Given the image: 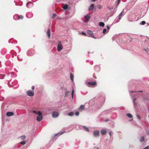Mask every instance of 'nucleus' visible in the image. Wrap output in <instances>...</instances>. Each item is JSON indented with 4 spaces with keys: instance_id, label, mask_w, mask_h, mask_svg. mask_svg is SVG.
Returning a JSON list of instances; mask_svg holds the SVG:
<instances>
[{
    "instance_id": "nucleus-1",
    "label": "nucleus",
    "mask_w": 149,
    "mask_h": 149,
    "mask_svg": "<svg viewBox=\"0 0 149 149\" xmlns=\"http://www.w3.org/2000/svg\"><path fill=\"white\" fill-rule=\"evenodd\" d=\"M130 93L131 97L132 98H133L136 97L137 96H138L139 94L137 93V91H131L130 92Z\"/></svg>"
},
{
    "instance_id": "nucleus-2",
    "label": "nucleus",
    "mask_w": 149,
    "mask_h": 149,
    "mask_svg": "<svg viewBox=\"0 0 149 149\" xmlns=\"http://www.w3.org/2000/svg\"><path fill=\"white\" fill-rule=\"evenodd\" d=\"M27 95L29 96H33L34 94V92L33 91L29 90L27 91L26 92Z\"/></svg>"
},
{
    "instance_id": "nucleus-3",
    "label": "nucleus",
    "mask_w": 149,
    "mask_h": 149,
    "mask_svg": "<svg viewBox=\"0 0 149 149\" xmlns=\"http://www.w3.org/2000/svg\"><path fill=\"white\" fill-rule=\"evenodd\" d=\"M86 84L87 86L89 87H91V86L95 85L97 83L96 81L93 82H87Z\"/></svg>"
},
{
    "instance_id": "nucleus-4",
    "label": "nucleus",
    "mask_w": 149,
    "mask_h": 149,
    "mask_svg": "<svg viewBox=\"0 0 149 149\" xmlns=\"http://www.w3.org/2000/svg\"><path fill=\"white\" fill-rule=\"evenodd\" d=\"M59 115L58 112L56 111H54L52 113V116L54 118H55L58 117Z\"/></svg>"
},
{
    "instance_id": "nucleus-5",
    "label": "nucleus",
    "mask_w": 149,
    "mask_h": 149,
    "mask_svg": "<svg viewBox=\"0 0 149 149\" xmlns=\"http://www.w3.org/2000/svg\"><path fill=\"white\" fill-rule=\"evenodd\" d=\"M63 47L62 45L61 44V43L60 42H58V46H57V50L59 52L62 49Z\"/></svg>"
},
{
    "instance_id": "nucleus-6",
    "label": "nucleus",
    "mask_w": 149,
    "mask_h": 149,
    "mask_svg": "<svg viewBox=\"0 0 149 149\" xmlns=\"http://www.w3.org/2000/svg\"><path fill=\"white\" fill-rule=\"evenodd\" d=\"M87 33L89 35V36L92 38L95 39L96 38L94 36L93 33L92 31L91 30H88L87 31Z\"/></svg>"
},
{
    "instance_id": "nucleus-7",
    "label": "nucleus",
    "mask_w": 149,
    "mask_h": 149,
    "mask_svg": "<svg viewBox=\"0 0 149 149\" xmlns=\"http://www.w3.org/2000/svg\"><path fill=\"white\" fill-rule=\"evenodd\" d=\"M93 135L95 137H98L100 135L99 131L98 130L93 131Z\"/></svg>"
},
{
    "instance_id": "nucleus-8",
    "label": "nucleus",
    "mask_w": 149,
    "mask_h": 149,
    "mask_svg": "<svg viewBox=\"0 0 149 149\" xmlns=\"http://www.w3.org/2000/svg\"><path fill=\"white\" fill-rule=\"evenodd\" d=\"M39 115V116L37 117L36 120L38 122H40L42 120L43 118L42 114L41 113V114L40 115Z\"/></svg>"
},
{
    "instance_id": "nucleus-9",
    "label": "nucleus",
    "mask_w": 149,
    "mask_h": 149,
    "mask_svg": "<svg viewBox=\"0 0 149 149\" xmlns=\"http://www.w3.org/2000/svg\"><path fill=\"white\" fill-rule=\"evenodd\" d=\"M125 14V13H124V9H123L122 11L121 12V13L119 14V15L118 16V19L119 20H120L121 18H122V16L123 15H124Z\"/></svg>"
},
{
    "instance_id": "nucleus-10",
    "label": "nucleus",
    "mask_w": 149,
    "mask_h": 149,
    "mask_svg": "<svg viewBox=\"0 0 149 149\" xmlns=\"http://www.w3.org/2000/svg\"><path fill=\"white\" fill-rule=\"evenodd\" d=\"M90 16L89 14H87L85 17L84 19H85V22H87L89 20L90 18Z\"/></svg>"
},
{
    "instance_id": "nucleus-11",
    "label": "nucleus",
    "mask_w": 149,
    "mask_h": 149,
    "mask_svg": "<svg viewBox=\"0 0 149 149\" xmlns=\"http://www.w3.org/2000/svg\"><path fill=\"white\" fill-rule=\"evenodd\" d=\"M33 3L31 2H28L26 4V6L28 8H30L33 6Z\"/></svg>"
},
{
    "instance_id": "nucleus-12",
    "label": "nucleus",
    "mask_w": 149,
    "mask_h": 149,
    "mask_svg": "<svg viewBox=\"0 0 149 149\" xmlns=\"http://www.w3.org/2000/svg\"><path fill=\"white\" fill-rule=\"evenodd\" d=\"M6 115L7 116L10 117L13 116L14 115V113L13 112H8L6 113Z\"/></svg>"
},
{
    "instance_id": "nucleus-13",
    "label": "nucleus",
    "mask_w": 149,
    "mask_h": 149,
    "mask_svg": "<svg viewBox=\"0 0 149 149\" xmlns=\"http://www.w3.org/2000/svg\"><path fill=\"white\" fill-rule=\"evenodd\" d=\"M65 132L63 131V132H60L58 133H57L56 134H55L54 137H56V136H59L60 135H62L64 133H65Z\"/></svg>"
},
{
    "instance_id": "nucleus-14",
    "label": "nucleus",
    "mask_w": 149,
    "mask_h": 149,
    "mask_svg": "<svg viewBox=\"0 0 149 149\" xmlns=\"http://www.w3.org/2000/svg\"><path fill=\"white\" fill-rule=\"evenodd\" d=\"M136 97H135L134 99L133 100V103L134 104V108H136L137 107V103L135 102Z\"/></svg>"
},
{
    "instance_id": "nucleus-15",
    "label": "nucleus",
    "mask_w": 149,
    "mask_h": 149,
    "mask_svg": "<svg viewBox=\"0 0 149 149\" xmlns=\"http://www.w3.org/2000/svg\"><path fill=\"white\" fill-rule=\"evenodd\" d=\"M94 68L95 70L97 71H99L100 70V67L98 65H96L95 66Z\"/></svg>"
},
{
    "instance_id": "nucleus-16",
    "label": "nucleus",
    "mask_w": 149,
    "mask_h": 149,
    "mask_svg": "<svg viewBox=\"0 0 149 149\" xmlns=\"http://www.w3.org/2000/svg\"><path fill=\"white\" fill-rule=\"evenodd\" d=\"M107 132V131L105 130H102L101 131V133L102 134L104 135Z\"/></svg>"
},
{
    "instance_id": "nucleus-17",
    "label": "nucleus",
    "mask_w": 149,
    "mask_h": 149,
    "mask_svg": "<svg viewBox=\"0 0 149 149\" xmlns=\"http://www.w3.org/2000/svg\"><path fill=\"white\" fill-rule=\"evenodd\" d=\"M8 75L9 76H10L12 77H16L15 75L13 73H9Z\"/></svg>"
},
{
    "instance_id": "nucleus-18",
    "label": "nucleus",
    "mask_w": 149,
    "mask_h": 149,
    "mask_svg": "<svg viewBox=\"0 0 149 149\" xmlns=\"http://www.w3.org/2000/svg\"><path fill=\"white\" fill-rule=\"evenodd\" d=\"M33 113L38 115H40L41 114V112L40 111H38V112H37L36 111L34 110L33 111Z\"/></svg>"
},
{
    "instance_id": "nucleus-19",
    "label": "nucleus",
    "mask_w": 149,
    "mask_h": 149,
    "mask_svg": "<svg viewBox=\"0 0 149 149\" xmlns=\"http://www.w3.org/2000/svg\"><path fill=\"white\" fill-rule=\"evenodd\" d=\"M47 34L48 36V38H50V31L49 29H48L47 30Z\"/></svg>"
},
{
    "instance_id": "nucleus-20",
    "label": "nucleus",
    "mask_w": 149,
    "mask_h": 149,
    "mask_svg": "<svg viewBox=\"0 0 149 149\" xmlns=\"http://www.w3.org/2000/svg\"><path fill=\"white\" fill-rule=\"evenodd\" d=\"M94 5L93 4H91L90 5V7L89 8V10H92L94 8Z\"/></svg>"
},
{
    "instance_id": "nucleus-21",
    "label": "nucleus",
    "mask_w": 149,
    "mask_h": 149,
    "mask_svg": "<svg viewBox=\"0 0 149 149\" xmlns=\"http://www.w3.org/2000/svg\"><path fill=\"white\" fill-rule=\"evenodd\" d=\"M13 19L15 20H18V15H15L13 17Z\"/></svg>"
},
{
    "instance_id": "nucleus-22",
    "label": "nucleus",
    "mask_w": 149,
    "mask_h": 149,
    "mask_svg": "<svg viewBox=\"0 0 149 149\" xmlns=\"http://www.w3.org/2000/svg\"><path fill=\"white\" fill-rule=\"evenodd\" d=\"M70 78L72 81L73 82L74 80V75L72 73L70 74Z\"/></svg>"
},
{
    "instance_id": "nucleus-23",
    "label": "nucleus",
    "mask_w": 149,
    "mask_h": 149,
    "mask_svg": "<svg viewBox=\"0 0 149 149\" xmlns=\"http://www.w3.org/2000/svg\"><path fill=\"white\" fill-rule=\"evenodd\" d=\"M26 138V136L25 135L19 137V138H20L21 140H24Z\"/></svg>"
},
{
    "instance_id": "nucleus-24",
    "label": "nucleus",
    "mask_w": 149,
    "mask_h": 149,
    "mask_svg": "<svg viewBox=\"0 0 149 149\" xmlns=\"http://www.w3.org/2000/svg\"><path fill=\"white\" fill-rule=\"evenodd\" d=\"M84 106L83 105H81L80 106V107L79 108V110H82L84 108Z\"/></svg>"
},
{
    "instance_id": "nucleus-25",
    "label": "nucleus",
    "mask_w": 149,
    "mask_h": 149,
    "mask_svg": "<svg viewBox=\"0 0 149 149\" xmlns=\"http://www.w3.org/2000/svg\"><path fill=\"white\" fill-rule=\"evenodd\" d=\"M104 23L102 22H100L99 23V25L100 26L104 27Z\"/></svg>"
},
{
    "instance_id": "nucleus-26",
    "label": "nucleus",
    "mask_w": 149,
    "mask_h": 149,
    "mask_svg": "<svg viewBox=\"0 0 149 149\" xmlns=\"http://www.w3.org/2000/svg\"><path fill=\"white\" fill-rule=\"evenodd\" d=\"M74 115V113L73 112H70L68 114V116H72Z\"/></svg>"
},
{
    "instance_id": "nucleus-27",
    "label": "nucleus",
    "mask_w": 149,
    "mask_h": 149,
    "mask_svg": "<svg viewBox=\"0 0 149 149\" xmlns=\"http://www.w3.org/2000/svg\"><path fill=\"white\" fill-rule=\"evenodd\" d=\"M74 90L73 87H72V91L71 93L72 97V99H73L74 94Z\"/></svg>"
},
{
    "instance_id": "nucleus-28",
    "label": "nucleus",
    "mask_w": 149,
    "mask_h": 149,
    "mask_svg": "<svg viewBox=\"0 0 149 149\" xmlns=\"http://www.w3.org/2000/svg\"><path fill=\"white\" fill-rule=\"evenodd\" d=\"M83 127V128L84 129H85V130H86V131H87V132L89 131V129L87 127H86L85 126H84Z\"/></svg>"
},
{
    "instance_id": "nucleus-29",
    "label": "nucleus",
    "mask_w": 149,
    "mask_h": 149,
    "mask_svg": "<svg viewBox=\"0 0 149 149\" xmlns=\"http://www.w3.org/2000/svg\"><path fill=\"white\" fill-rule=\"evenodd\" d=\"M145 140V139L143 136H141V137L140 141L141 142H142L144 141Z\"/></svg>"
},
{
    "instance_id": "nucleus-30",
    "label": "nucleus",
    "mask_w": 149,
    "mask_h": 149,
    "mask_svg": "<svg viewBox=\"0 0 149 149\" xmlns=\"http://www.w3.org/2000/svg\"><path fill=\"white\" fill-rule=\"evenodd\" d=\"M127 116L129 118H132V115L130 113H127L126 114Z\"/></svg>"
},
{
    "instance_id": "nucleus-31",
    "label": "nucleus",
    "mask_w": 149,
    "mask_h": 149,
    "mask_svg": "<svg viewBox=\"0 0 149 149\" xmlns=\"http://www.w3.org/2000/svg\"><path fill=\"white\" fill-rule=\"evenodd\" d=\"M68 8V5L66 4H65L64 6L63 7V8L64 9H67Z\"/></svg>"
},
{
    "instance_id": "nucleus-32",
    "label": "nucleus",
    "mask_w": 149,
    "mask_h": 149,
    "mask_svg": "<svg viewBox=\"0 0 149 149\" xmlns=\"http://www.w3.org/2000/svg\"><path fill=\"white\" fill-rule=\"evenodd\" d=\"M107 31V29H103V33L105 34V33H107L109 31H107V32H106Z\"/></svg>"
},
{
    "instance_id": "nucleus-33",
    "label": "nucleus",
    "mask_w": 149,
    "mask_h": 149,
    "mask_svg": "<svg viewBox=\"0 0 149 149\" xmlns=\"http://www.w3.org/2000/svg\"><path fill=\"white\" fill-rule=\"evenodd\" d=\"M26 141H23L20 143L22 145H24L25 144Z\"/></svg>"
},
{
    "instance_id": "nucleus-34",
    "label": "nucleus",
    "mask_w": 149,
    "mask_h": 149,
    "mask_svg": "<svg viewBox=\"0 0 149 149\" xmlns=\"http://www.w3.org/2000/svg\"><path fill=\"white\" fill-rule=\"evenodd\" d=\"M23 18V16L20 15H18V19H22Z\"/></svg>"
},
{
    "instance_id": "nucleus-35",
    "label": "nucleus",
    "mask_w": 149,
    "mask_h": 149,
    "mask_svg": "<svg viewBox=\"0 0 149 149\" xmlns=\"http://www.w3.org/2000/svg\"><path fill=\"white\" fill-rule=\"evenodd\" d=\"M4 77V75L3 74H0V79H3Z\"/></svg>"
},
{
    "instance_id": "nucleus-36",
    "label": "nucleus",
    "mask_w": 149,
    "mask_h": 149,
    "mask_svg": "<svg viewBox=\"0 0 149 149\" xmlns=\"http://www.w3.org/2000/svg\"><path fill=\"white\" fill-rule=\"evenodd\" d=\"M56 14H55V13H54L53 15H52V18H54V17H56Z\"/></svg>"
},
{
    "instance_id": "nucleus-37",
    "label": "nucleus",
    "mask_w": 149,
    "mask_h": 149,
    "mask_svg": "<svg viewBox=\"0 0 149 149\" xmlns=\"http://www.w3.org/2000/svg\"><path fill=\"white\" fill-rule=\"evenodd\" d=\"M69 91H66L65 92V96H67L68 95V94L69 93Z\"/></svg>"
},
{
    "instance_id": "nucleus-38",
    "label": "nucleus",
    "mask_w": 149,
    "mask_h": 149,
    "mask_svg": "<svg viewBox=\"0 0 149 149\" xmlns=\"http://www.w3.org/2000/svg\"><path fill=\"white\" fill-rule=\"evenodd\" d=\"M75 114L76 116H78L79 115V113L78 111H76L75 113Z\"/></svg>"
},
{
    "instance_id": "nucleus-39",
    "label": "nucleus",
    "mask_w": 149,
    "mask_h": 149,
    "mask_svg": "<svg viewBox=\"0 0 149 149\" xmlns=\"http://www.w3.org/2000/svg\"><path fill=\"white\" fill-rule=\"evenodd\" d=\"M146 23V22L145 21H142L141 22V24L142 25H144Z\"/></svg>"
},
{
    "instance_id": "nucleus-40",
    "label": "nucleus",
    "mask_w": 149,
    "mask_h": 149,
    "mask_svg": "<svg viewBox=\"0 0 149 149\" xmlns=\"http://www.w3.org/2000/svg\"><path fill=\"white\" fill-rule=\"evenodd\" d=\"M136 116L137 117V118L139 119V120H140L141 119V118L139 116V115H136Z\"/></svg>"
},
{
    "instance_id": "nucleus-41",
    "label": "nucleus",
    "mask_w": 149,
    "mask_h": 149,
    "mask_svg": "<svg viewBox=\"0 0 149 149\" xmlns=\"http://www.w3.org/2000/svg\"><path fill=\"white\" fill-rule=\"evenodd\" d=\"M107 8L109 10H112V9H113V7H110L109 6H108Z\"/></svg>"
},
{
    "instance_id": "nucleus-42",
    "label": "nucleus",
    "mask_w": 149,
    "mask_h": 149,
    "mask_svg": "<svg viewBox=\"0 0 149 149\" xmlns=\"http://www.w3.org/2000/svg\"><path fill=\"white\" fill-rule=\"evenodd\" d=\"M120 0H118V2L117 3V5H118L120 3Z\"/></svg>"
},
{
    "instance_id": "nucleus-43",
    "label": "nucleus",
    "mask_w": 149,
    "mask_h": 149,
    "mask_svg": "<svg viewBox=\"0 0 149 149\" xmlns=\"http://www.w3.org/2000/svg\"><path fill=\"white\" fill-rule=\"evenodd\" d=\"M8 84L9 86H10V87H13V85H11L10 84V82H8Z\"/></svg>"
},
{
    "instance_id": "nucleus-44",
    "label": "nucleus",
    "mask_w": 149,
    "mask_h": 149,
    "mask_svg": "<svg viewBox=\"0 0 149 149\" xmlns=\"http://www.w3.org/2000/svg\"><path fill=\"white\" fill-rule=\"evenodd\" d=\"M146 133L149 136V130L146 131Z\"/></svg>"
},
{
    "instance_id": "nucleus-45",
    "label": "nucleus",
    "mask_w": 149,
    "mask_h": 149,
    "mask_svg": "<svg viewBox=\"0 0 149 149\" xmlns=\"http://www.w3.org/2000/svg\"><path fill=\"white\" fill-rule=\"evenodd\" d=\"M113 134V133L112 132H109V134L110 136H111V135H112Z\"/></svg>"
},
{
    "instance_id": "nucleus-46",
    "label": "nucleus",
    "mask_w": 149,
    "mask_h": 149,
    "mask_svg": "<svg viewBox=\"0 0 149 149\" xmlns=\"http://www.w3.org/2000/svg\"><path fill=\"white\" fill-rule=\"evenodd\" d=\"M143 149H149V146H147Z\"/></svg>"
},
{
    "instance_id": "nucleus-47",
    "label": "nucleus",
    "mask_w": 149,
    "mask_h": 149,
    "mask_svg": "<svg viewBox=\"0 0 149 149\" xmlns=\"http://www.w3.org/2000/svg\"><path fill=\"white\" fill-rule=\"evenodd\" d=\"M31 88L32 89V91H33L34 89V86H32L31 87Z\"/></svg>"
},
{
    "instance_id": "nucleus-48",
    "label": "nucleus",
    "mask_w": 149,
    "mask_h": 149,
    "mask_svg": "<svg viewBox=\"0 0 149 149\" xmlns=\"http://www.w3.org/2000/svg\"><path fill=\"white\" fill-rule=\"evenodd\" d=\"M81 34L82 35H86V34L85 33H84V32H81Z\"/></svg>"
},
{
    "instance_id": "nucleus-49",
    "label": "nucleus",
    "mask_w": 149,
    "mask_h": 149,
    "mask_svg": "<svg viewBox=\"0 0 149 149\" xmlns=\"http://www.w3.org/2000/svg\"><path fill=\"white\" fill-rule=\"evenodd\" d=\"M93 77L95 78L96 79V77L95 76V75L94 74H93Z\"/></svg>"
},
{
    "instance_id": "nucleus-50",
    "label": "nucleus",
    "mask_w": 149,
    "mask_h": 149,
    "mask_svg": "<svg viewBox=\"0 0 149 149\" xmlns=\"http://www.w3.org/2000/svg\"><path fill=\"white\" fill-rule=\"evenodd\" d=\"M107 29H109L110 27H109V26H107Z\"/></svg>"
},
{
    "instance_id": "nucleus-51",
    "label": "nucleus",
    "mask_w": 149,
    "mask_h": 149,
    "mask_svg": "<svg viewBox=\"0 0 149 149\" xmlns=\"http://www.w3.org/2000/svg\"><path fill=\"white\" fill-rule=\"evenodd\" d=\"M137 93H138V92L142 93L143 91H137Z\"/></svg>"
},
{
    "instance_id": "nucleus-52",
    "label": "nucleus",
    "mask_w": 149,
    "mask_h": 149,
    "mask_svg": "<svg viewBox=\"0 0 149 149\" xmlns=\"http://www.w3.org/2000/svg\"><path fill=\"white\" fill-rule=\"evenodd\" d=\"M29 52H27V54L28 55H30V54L29 53Z\"/></svg>"
},
{
    "instance_id": "nucleus-53",
    "label": "nucleus",
    "mask_w": 149,
    "mask_h": 149,
    "mask_svg": "<svg viewBox=\"0 0 149 149\" xmlns=\"http://www.w3.org/2000/svg\"><path fill=\"white\" fill-rule=\"evenodd\" d=\"M132 120H133V118H132L131 119H130V120H129V121H132Z\"/></svg>"
},
{
    "instance_id": "nucleus-54",
    "label": "nucleus",
    "mask_w": 149,
    "mask_h": 149,
    "mask_svg": "<svg viewBox=\"0 0 149 149\" xmlns=\"http://www.w3.org/2000/svg\"><path fill=\"white\" fill-rule=\"evenodd\" d=\"M92 1H96V0H91Z\"/></svg>"
},
{
    "instance_id": "nucleus-55",
    "label": "nucleus",
    "mask_w": 149,
    "mask_h": 149,
    "mask_svg": "<svg viewBox=\"0 0 149 149\" xmlns=\"http://www.w3.org/2000/svg\"><path fill=\"white\" fill-rule=\"evenodd\" d=\"M27 15H28V14H27L26 15V16L28 17V18H30V17H28V16H27Z\"/></svg>"
},
{
    "instance_id": "nucleus-56",
    "label": "nucleus",
    "mask_w": 149,
    "mask_h": 149,
    "mask_svg": "<svg viewBox=\"0 0 149 149\" xmlns=\"http://www.w3.org/2000/svg\"><path fill=\"white\" fill-rule=\"evenodd\" d=\"M108 120H105V121L106 122H107V121H108Z\"/></svg>"
},
{
    "instance_id": "nucleus-57",
    "label": "nucleus",
    "mask_w": 149,
    "mask_h": 149,
    "mask_svg": "<svg viewBox=\"0 0 149 149\" xmlns=\"http://www.w3.org/2000/svg\"><path fill=\"white\" fill-rule=\"evenodd\" d=\"M17 57H18V58H19V56H17Z\"/></svg>"
},
{
    "instance_id": "nucleus-58",
    "label": "nucleus",
    "mask_w": 149,
    "mask_h": 149,
    "mask_svg": "<svg viewBox=\"0 0 149 149\" xmlns=\"http://www.w3.org/2000/svg\"><path fill=\"white\" fill-rule=\"evenodd\" d=\"M19 59H20V60H22V58Z\"/></svg>"
},
{
    "instance_id": "nucleus-59",
    "label": "nucleus",
    "mask_w": 149,
    "mask_h": 149,
    "mask_svg": "<svg viewBox=\"0 0 149 149\" xmlns=\"http://www.w3.org/2000/svg\"><path fill=\"white\" fill-rule=\"evenodd\" d=\"M88 53H90V52H88Z\"/></svg>"
},
{
    "instance_id": "nucleus-60",
    "label": "nucleus",
    "mask_w": 149,
    "mask_h": 149,
    "mask_svg": "<svg viewBox=\"0 0 149 149\" xmlns=\"http://www.w3.org/2000/svg\"><path fill=\"white\" fill-rule=\"evenodd\" d=\"M91 65H92V64H93V63H91Z\"/></svg>"
},
{
    "instance_id": "nucleus-61",
    "label": "nucleus",
    "mask_w": 149,
    "mask_h": 149,
    "mask_svg": "<svg viewBox=\"0 0 149 149\" xmlns=\"http://www.w3.org/2000/svg\"><path fill=\"white\" fill-rule=\"evenodd\" d=\"M145 50L146 52H147V50Z\"/></svg>"
},
{
    "instance_id": "nucleus-62",
    "label": "nucleus",
    "mask_w": 149,
    "mask_h": 149,
    "mask_svg": "<svg viewBox=\"0 0 149 149\" xmlns=\"http://www.w3.org/2000/svg\"><path fill=\"white\" fill-rule=\"evenodd\" d=\"M100 7L99 8H100Z\"/></svg>"
},
{
    "instance_id": "nucleus-63",
    "label": "nucleus",
    "mask_w": 149,
    "mask_h": 149,
    "mask_svg": "<svg viewBox=\"0 0 149 149\" xmlns=\"http://www.w3.org/2000/svg\"><path fill=\"white\" fill-rule=\"evenodd\" d=\"M100 7L99 8H100Z\"/></svg>"
},
{
    "instance_id": "nucleus-64",
    "label": "nucleus",
    "mask_w": 149,
    "mask_h": 149,
    "mask_svg": "<svg viewBox=\"0 0 149 149\" xmlns=\"http://www.w3.org/2000/svg\"><path fill=\"white\" fill-rule=\"evenodd\" d=\"M96 149H99L98 148H97Z\"/></svg>"
}]
</instances>
